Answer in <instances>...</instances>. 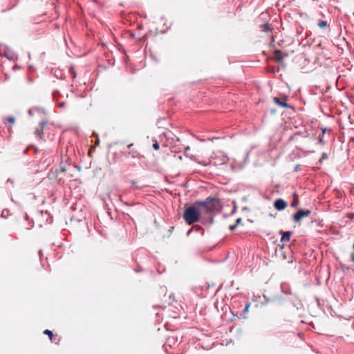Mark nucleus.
I'll return each mask as SVG.
<instances>
[{"label": "nucleus", "instance_id": "f257e3e1", "mask_svg": "<svg viewBox=\"0 0 354 354\" xmlns=\"http://www.w3.org/2000/svg\"><path fill=\"white\" fill-rule=\"evenodd\" d=\"M222 208L221 200L216 197L209 196L203 201H196L189 207L185 209L183 218L187 225H192L201 221L203 225H212L214 223V216L208 218H201L203 210L206 214H212L220 212Z\"/></svg>", "mask_w": 354, "mask_h": 354}, {"label": "nucleus", "instance_id": "f03ea898", "mask_svg": "<svg viewBox=\"0 0 354 354\" xmlns=\"http://www.w3.org/2000/svg\"><path fill=\"white\" fill-rule=\"evenodd\" d=\"M311 211L308 209H299L292 214V219L295 223H299L301 220L306 216H310Z\"/></svg>", "mask_w": 354, "mask_h": 354}, {"label": "nucleus", "instance_id": "7ed1b4c3", "mask_svg": "<svg viewBox=\"0 0 354 354\" xmlns=\"http://www.w3.org/2000/svg\"><path fill=\"white\" fill-rule=\"evenodd\" d=\"M1 57H6L10 61H15L17 59L18 56L12 49L6 46L3 53H0Z\"/></svg>", "mask_w": 354, "mask_h": 354}, {"label": "nucleus", "instance_id": "20e7f679", "mask_svg": "<svg viewBox=\"0 0 354 354\" xmlns=\"http://www.w3.org/2000/svg\"><path fill=\"white\" fill-rule=\"evenodd\" d=\"M273 101L279 106L293 109V106L287 103V96H283L282 97H274Z\"/></svg>", "mask_w": 354, "mask_h": 354}, {"label": "nucleus", "instance_id": "39448f33", "mask_svg": "<svg viewBox=\"0 0 354 354\" xmlns=\"http://www.w3.org/2000/svg\"><path fill=\"white\" fill-rule=\"evenodd\" d=\"M283 248H284L282 245L281 247H280L279 251V252H281L282 259L283 260H286L288 263H292L295 261V259H294V257L291 254V252L289 250V249L288 250V251H284Z\"/></svg>", "mask_w": 354, "mask_h": 354}, {"label": "nucleus", "instance_id": "423d86ee", "mask_svg": "<svg viewBox=\"0 0 354 354\" xmlns=\"http://www.w3.org/2000/svg\"><path fill=\"white\" fill-rule=\"evenodd\" d=\"M288 203L283 198H277L274 202V207L278 211L284 210Z\"/></svg>", "mask_w": 354, "mask_h": 354}, {"label": "nucleus", "instance_id": "0eeeda50", "mask_svg": "<svg viewBox=\"0 0 354 354\" xmlns=\"http://www.w3.org/2000/svg\"><path fill=\"white\" fill-rule=\"evenodd\" d=\"M47 121L46 120H42L39 126L35 129V134L37 136H39L40 140H44V126L46 124Z\"/></svg>", "mask_w": 354, "mask_h": 354}, {"label": "nucleus", "instance_id": "6e6552de", "mask_svg": "<svg viewBox=\"0 0 354 354\" xmlns=\"http://www.w3.org/2000/svg\"><path fill=\"white\" fill-rule=\"evenodd\" d=\"M279 234L281 236L280 242L281 243H286L288 242L290 239L291 235L293 234L292 231H283L280 230L279 232Z\"/></svg>", "mask_w": 354, "mask_h": 354}, {"label": "nucleus", "instance_id": "1a4fd4ad", "mask_svg": "<svg viewBox=\"0 0 354 354\" xmlns=\"http://www.w3.org/2000/svg\"><path fill=\"white\" fill-rule=\"evenodd\" d=\"M287 56V53L283 54L280 50H274V59L278 63H281L283 60V58Z\"/></svg>", "mask_w": 354, "mask_h": 354}, {"label": "nucleus", "instance_id": "9d476101", "mask_svg": "<svg viewBox=\"0 0 354 354\" xmlns=\"http://www.w3.org/2000/svg\"><path fill=\"white\" fill-rule=\"evenodd\" d=\"M281 290L285 295H292L290 286L286 282H282L281 283Z\"/></svg>", "mask_w": 354, "mask_h": 354}, {"label": "nucleus", "instance_id": "9b49d317", "mask_svg": "<svg viewBox=\"0 0 354 354\" xmlns=\"http://www.w3.org/2000/svg\"><path fill=\"white\" fill-rule=\"evenodd\" d=\"M261 30L263 31V32H271L272 30V28L271 27V25L266 22L263 24H262L261 26Z\"/></svg>", "mask_w": 354, "mask_h": 354}, {"label": "nucleus", "instance_id": "f8f14e48", "mask_svg": "<svg viewBox=\"0 0 354 354\" xmlns=\"http://www.w3.org/2000/svg\"><path fill=\"white\" fill-rule=\"evenodd\" d=\"M44 334L47 335L50 340L51 342H54V335L52 330H50L48 329H46L44 331Z\"/></svg>", "mask_w": 354, "mask_h": 354}, {"label": "nucleus", "instance_id": "ddd939ff", "mask_svg": "<svg viewBox=\"0 0 354 354\" xmlns=\"http://www.w3.org/2000/svg\"><path fill=\"white\" fill-rule=\"evenodd\" d=\"M250 303H248L245 305L244 309L243 310V311L241 312V316L243 318V319H246V316H245V314L247 313L249 310V308H250Z\"/></svg>", "mask_w": 354, "mask_h": 354}, {"label": "nucleus", "instance_id": "4468645a", "mask_svg": "<svg viewBox=\"0 0 354 354\" xmlns=\"http://www.w3.org/2000/svg\"><path fill=\"white\" fill-rule=\"evenodd\" d=\"M53 75L57 78V79H59V80H62L64 77H63V73L61 71L59 70H55L54 72H53Z\"/></svg>", "mask_w": 354, "mask_h": 354}, {"label": "nucleus", "instance_id": "2eb2a0df", "mask_svg": "<svg viewBox=\"0 0 354 354\" xmlns=\"http://www.w3.org/2000/svg\"><path fill=\"white\" fill-rule=\"evenodd\" d=\"M30 149H34V153H37V149L33 146V145H30L29 147H28L26 149H25L23 151L24 154H26L28 153V151Z\"/></svg>", "mask_w": 354, "mask_h": 354}, {"label": "nucleus", "instance_id": "dca6fc26", "mask_svg": "<svg viewBox=\"0 0 354 354\" xmlns=\"http://www.w3.org/2000/svg\"><path fill=\"white\" fill-rule=\"evenodd\" d=\"M177 342V338L175 337H170L167 339V342L171 346V344H174Z\"/></svg>", "mask_w": 354, "mask_h": 354}, {"label": "nucleus", "instance_id": "f3484780", "mask_svg": "<svg viewBox=\"0 0 354 354\" xmlns=\"http://www.w3.org/2000/svg\"><path fill=\"white\" fill-rule=\"evenodd\" d=\"M317 25L320 28L323 29V28H325L328 26V23L326 21L321 20L319 21Z\"/></svg>", "mask_w": 354, "mask_h": 354}, {"label": "nucleus", "instance_id": "a211bd4d", "mask_svg": "<svg viewBox=\"0 0 354 354\" xmlns=\"http://www.w3.org/2000/svg\"><path fill=\"white\" fill-rule=\"evenodd\" d=\"M69 73L71 74L73 78H75L77 77V73L73 66H70Z\"/></svg>", "mask_w": 354, "mask_h": 354}, {"label": "nucleus", "instance_id": "6ab92c4d", "mask_svg": "<svg viewBox=\"0 0 354 354\" xmlns=\"http://www.w3.org/2000/svg\"><path fill=\"white\" fill-rule=\"evenodd\" d=\"M328 158V154L325 152H323L322 153V156L319 160V162L322 164L324 160H327Z\"/></svg>", "mask_w": 354, "mask_h": 354}, {"label": "nucleus", "instance_id": "aec40b11", "mask_svg": "<svg viewBox=\"0 0 354 354\" xmlns=\"http://www.w3.org/2000/svg\"><path fill=\"white\" fill-rule=\"evenodd\" d=\"M152 147H153V149L156 150V151L160 149L159 143L158 142V141L156 139L153 140Z\"/></svg>", "mask_w": 354, "mask_h": 354}, {"label": "nucleus", "instance_id": "412c9836", "mask_svg": "<svg viewBox=\"0 0 354 354\" xmlns=\"http://www.w3.org/2000/svg\"><path fill=\"white\" fill-rule=\"evenodd\" d=\"M192 228H194V230H195L196 232L201 231V234L204 235L205 231L201 226L196 225V226L193 227Z\"/></svg>", "mask_w": 354, "mask_h": 354}, {"label": "nucleus", "instance_id": "4be33fe9", "mask_svg": "<svg viewBox=\"0 0 354 354\" xmlns=\"http://www.w3.org/2000/svg\"><path fill=\"white\" fill-rule=\"evenodd\" d=\"M120 201H122L124 205H127V206H133L137 204V203H130L129 202L123 201L121 196L120 197Z\"/></svg>", "mask_w": 354, "mask_h": 354}, {"label": "nucleus", "instance_id": "5701e85b", "mask_svg": "<svg viewBox=\"0 0 354 354\" xmlns=\"http://www.w3.org/2000/svg\"><path fill=\"white\" fill-rule=\"evenodd\" d=\"M6 120L11 124H14L15 122V118L13 116H8L6 118Z\"/></svg>", "mask_w": 354, "mask_h": 354}, {"label": "nucleus", "instance_id": "b1692460", "mask_svg": "<svg viewBox=\"0 0 354 354\" xmlns=\"http://www.w3.org/2000/svg\"><path fill=\"white\" fill-rule=\"evenodd\" d=\"M311 223H315L317 226L322 227L321 221H319V219L312 220Z\"/></svg>", "mask_w": 354, "mask_h": 354}, {"label": "nucleus", "instance_id": "393cba45", "mask_svg": "<svg viewBox=\"0 0 354 354\" xmlns=\"http://www.w3.org/2000/svg\"><path fill=\"white\" fill-rule=\"evenodd\" d=\"M131 183L135 186L134 189H137V190H139L141 189V187H140L139 186L137 185V182L135 180H131Z\"/></svg>", "mask_w": 354, "mask_h": 354}, {"label": "nucleus", "instance_id": "a878e982", "mask_svg": "<svg viewBox=\"0 0 354 354\" xmlns=\"http://www.w3.org/2000/svg\"><path fill=\"white\" fill-rule=\"evenodd\" d=\"M66 171V169L64 167H60V170L58 171V169H56L55 173L58 174L59 172H64Z\"/></svg>", "mask_w": 354, "mask_h": 354}, {"label": "nucleus", "instance_id": "bb28decb", "mask_svg": "<svg viewBox=\"0 0 354 354\" xmlns=\"http://www.w3.org/2000/svg\"><path fill=\"white\" fill-rule=\"evenodd\" d=\"M93 135H94L95 136H96L95 145H98L100 144V139H99V138L97 137V133H96L95 132H93Z\"/></svg>", "mask_w": 354, "mask_h": 354}, {"label": "nucleus", "instance_id": "cd10ccee", "mask_svg": "<svg viewBox=\"0 0 354 354\" xmlns=\"http://www.w3.org/2000/svg\"><path fill=\"white\" fill-rule=\"evenodd\" d=\"M237 227V225L234 223V225H232L229 227V229L231 230V231H234L236 230V228Z\"/></svg>", "mask_w": 354, "mask_h": 354}, {"label": "nucleus", "instance_id": "c85d7f7f", "mask_svg": "<svg viewBox=\"0 0 354 354\" xmlns=\"http://www.w3.org/2000/svg\"><path fill=\"white\" fill-rule=\"evenodd\" d=\"M301 170V166L300 165H296L295 168H294V171H299Z\"/></svg>", "mask_w": 354, "mask_h": 354}, {"label": "nucleus", "instance_id": "c756f323", "mask_svg": "<svg viewBox=\"0 0 354 354\" xmlns=\"http://www.w3.org/2000/svg\"><path fill=\"white\" fill-rule=\"evenodd\" d=\"M298 204H299L298 201H293V202L291 203V207H297V206L298 205Z\"/></svg>", "mask_w": 354, "mask_h": 354}, {"label": "nucleus", "instance_id": "7c9ffc66", "mask_svg": "<svg viewBox=\"0 0 354 354\" xmlns=\"http://www.w3.org/2000/svg\"><path fill=\"white\" fill-rule=\"evenodd\" d=\"M242 222V218H238L236 220V222H235V224L238 226L239 225H240Z\"/></svg>", "mask_w": 354, "mask_h": 354}, {"label": "nucleus", "instance_id": "2f4dec72", "mask_svg": "<svg viewBox=\"0 0 354 354\" xmlns=\"http://www.w3.org/2000/svg\"><path fill=\"white\" fill-rule=\"evenodd\" d=\"M318 143L322 145H325V142L324 140H323L322 138H320L319 140H318Z\"/></svg>", "mask_w": 354, "mask_h": 354}, {"label": "nucleus", "instance_id": "473e14b6", "mask_svg": "<svg viewBox=\"0 0 354 354\" xmlns=\"http://www.w3.org/2000/svg\"><path fill=\"white\" fill-rule=\"evenodd\" d=\"M236 209V203H235V202H234V208H233V209L232 210V212L230 213L231 215H232V214H234L235 213Z\"/></svg>", "mask_w": 354, "mask_h": 354}, {"label": "nucleus", "instance_id": "72a5a7b5", "mask_svg": "<svg viewBox=\"0 0 354 354\" xmlns=\"http://www.w3.org/2000/svg\"><path fill=\"white\" fill-rule=\"evenodd\" d=\"M59 95V92L58 91H54L53 93V97H56Z\"/></svg>", "mask_w": 354, "mask_h": 354}, {"label": "nucleus", "instance_id": "f704fd0d", "mask_svg": "<svg viewBox=\"0 0 354 354\" xmlns=\"http://www.w3.org/2000/svg\"><path fill=\"white\" fill-rule=\"evenodd\" d=\"M348 217L349 218H351V219L354 218V213H350V214L348 215Z\"/></svg>", "mask_w": 354, "mask_h": 354}, {"label": "nucleus", "instance_id": "c9c22d12", "mask_svg": "<svg viewBox=\"0 0 354 354\" xmlns=\"http://www.w3.org/2000/svg\"><path fill=\"white\" fill-rule=\"evenodd\" d=\"M134 270H135L136 272H140L142 271V269L140 268H139V267H137L136 268H135Z\"/></svg>", "mask_w": 354, "mask_h": 354}, {"label": "nucleus", "instance_id": "e433bc0d", "mask_svg": "<svg viewBox=\"0 0 354 354\" xmlns=\"http://www.w3.org/2000/svg\"><path fill=\"white\" fill-rule=\"evenodd\" d=\"M65 104L66 102H62L59 104V107H64L65 106Z\"/></svg>", "mask_w": 354, "mask_h": 354}, {"label": "nucleus", "instance_id": "4c0bfd02", "mask_svg": "<svg viewBox=\"0 0 354 354\" xmlns=\"http://www.w3.org/2000/svg\"><path fill=\"white\" fill-rule=\"evenodd\" d=\"M193 230H194V228H191V229H189V230L187 231V236H189Z\"/></svg>", "mask_w": 354, "mask_h": 354}, {"label": "nucleus", "instance_id": "58836bf2", "mask_svg": "<svg viewBox=\"0 0 354 354\" xmlns=\"http://www.w3.org/2000/svg\"><path fill=\"white\" fill-rule=\"evenodd\" d=\"M2 212H3V214H6V212H7V214L9 213V210L8 209H4Z\"/></svg>", "mask_w": 354, "mask_h": 354}, {"label": "nucleus", "instance_id": "ea45409f", "mask_svg": "<svg viewBox=\"0 0 354 354\" xmlns=\"http://www.w3.org/2000/svg\"><path fill=\"white\" fill-rule=\"evenodd\" d=\"M189 149H190V148L189 146L185 147V151H189Z\"/></svg>", "mask_w": 354, "mask_h": 354}, {"label": "nucleus", "instance_id": "a19ab883", "mask_svg": "<svg viewBox=\"0 0 354 354\" xmlns=\"http://www.w3.org/2000/svg\"><path fill=\"white\" fill-rule=\"evenodd\" d=\"M165 120V118H162V119H160L158 121V124H160L161 123V121H164Z\"/></svg>", "mask_w": 354, "mask_h": 354}, {"label": "nucleus", "instance_id": "79ce46f5", "mask_svg": "<svg viewBox=\"0 0 354 354\" xmlns=\"http://www.w3.org/2000/svg\"><path fill=\"white\" fill-rule=\"evenodd\" d=\"M39 257L41 258V255H42V251L41 250L39 251Z\"/></svg>", "mask_w": 354, "mask_h": 354}, {"label": "nucleus", "instance_id": "37998d69", "mask_svg": "<svg viewBox=\"0 0 354 354\" xmlns=\"http://www.w3.org/2000/svg\"><path fill=\"white\" fill-rule=\"evenodd\" d=\"M1 218H6V216L3 214V212H1Z\"/></svg>", "mask_w": 354, "mask_h": 354}, {"label": "nucleus", "instance_id": "c03bdc74", "mask_svg": "<svg viewBox=\"0 0 354 354\" xmlns=\"http://www.w3.org/2000/svg\"><path fill=\"white\" fill-rule=\"evenodd\" d=\"M24 218H25L26 220L28 219V216L27 214H25Z\"/></svg>", "mask_w": 354, "mask_h": 354}, {"label": "nucleus", "instance_id": "a18cd8bd", "mask_svg": "<svg viewBox=\"0 0 354 354\" xmlns=\"http://www.w3.org/2000/svg\"><path fill=\"white\" fill-rule=\"evenodd\" d=\"M326 129H324L323 130V131H322V136H324V133L326 132Z\"/></svg>", "mask_w": 354, "mask_h": 354}, {"label": "nucleus", "instance_id": "49530a36", "mask_svg": "<svg viewBox=\"0 0 354 354\" xmlns=\"http://www.w3.org/2000/svg\"><path fill=\"white\" fill-rule=\"evenodd\" d=\"M32 227H33V225H32L30 227H28L27 229H28V230H30V229H32Z\"/></svg>", "mask_w": 354, "mask_h": 354}, {"label": "nucleus", "instance_id": "de8ad7c7", "mask_svg": "<svg viewBox=\"0 0 354 354\" xmlns=\"http://www.w3.org/2000/svg\"><path fill=\"white\" fill-rule=\"evenodd\" d=\"M18 68H19V67L16 65L15 66H14V68H14V70H16V69H17Z\"/></svg>", "mask_w": 354, "mask_h": 354}, {"label": "nucleus", "instance_id": "09e8293b", "mask_svg": "<svg viewBox=\"0 0 354 354\" xmlns=\"http://www.w3.org/2000/svg\"><path fill=\"white\" fill-rule=\"evenodd\" d=\"M28 113H29V114L32 115V109H30V110L28 111Z\"/></svg>", "mask_w": 354, "mask_h": 354}, {"label": "nucleus", "instance_id": "8fccbe9b", "mask_svg": "<svg viewBox=\"0 0 354 354\" xmlns=\"http://www.w3.org/2000/svg\"><path fill=\"white\" fill-rule=\"evenodd\" d=\"M8 181L12 183V181L9 178Z\"/></svg>", "mask_w": 354, "mask_h": 354}, {"label": "nucleus", "instance_id": "3c124183", "mask_svg": "<svg viewBox=\"0 0 354 354\" xmlns=\"http://www.w3.org/2000/svg\"><path fill=\"white\" fill-rule=\"evenodd\" d=\"M132 145H133V144H130L128 147H130Z\"/></svg>", "mask_w": 354, "mask_h": 354}]
</instances>
